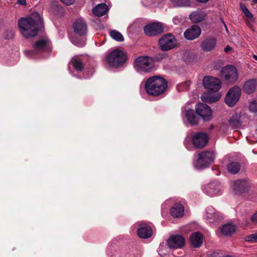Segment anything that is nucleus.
Listing matches in <instances>:
<instances>
[{"mask_svg":"<svg viewBox=\"0 0 257 257\" xmlns=\"http://www.w3.org/2000/svg\"><path fill=\"white\" fill-rule=\"evenodd\" d=\"M206 13L201 10L192 12L189 16L191 21L194 23H198L204 21L206 17Z\"/></svg>","mask_w":257,"mask_h":257,"instance_id":"nucleus-25","label":"nucleus"},{"mask_svg":"<svg viewBox=\"0 0 257 257\" xmlns=\"http://www.w3.org/2000/svg\"><path fill=\"white\" fill-rule=\"evenodd\" d=\"M217 255V253L213 252L209 255H208L207 257H216Z\"/></svg>","mask_w":257,"mask_h":257,"instance_id":"nucleus-46","label":"nucleus"},{"mask_svg":"<svg viewBox=\"0 0 257 257\" xmlns=\"http://www.w3.org/2000/svg\"><path fill=\"white\" fill-rule=\"evenodd\" d=\"M33 49L31 51H27L28 56L32 57L43 51H48L49 49V41L45 39H41L38 41L34 45Z\"/></svg>","mask_w":257,"mask_h":257,"instance_id":"nucleus-11","label":"nucleus"},{"mask_svg":"<svg viewBox=\"0 0 257 257\" xmlns=\"http://www.w3.org/2000/svg\"><path fill=\"white\" fill-rule=\"evenodd\" d=\"M236 227L232 223H226L223 225L220 228V232L222 234L225 236H229L234 233L236 231Z\"/></svg>","mask_w":257,"mask_h":257,"instance_id":"nucleus-26","label":"nucleus"},{"mask_svg":"<svg viewBox=\"0 0 257 257\" xmlns=\"http://www.w3.org/2000/svg\"><path fill=\"white\" fill-rule=\"evenodd\" d=\"M142 4L145 7H151L153 5V0H143Z\"/></svg>","mask_w":257,"mask_h":257,"instance_id":"nucleus-38","label":"nucleus"},{"mask_svg":"<svg viewBox=\"0 0 257 257\" xmlns=\"http://www.w3.org/2000/svg\"><path fill=\"white\" fill-rule=\"evenodd\" d=\"M215 155L212 151L202 152L198 155V159L194 161V166L197 169L207 168L214 162Z\"/></svg>","mask_w":257,"mask_h":257,"instance_id":"nucleus-4","label":"nucleus"},{"mask_svg":"<svg viewBox=\"0 0 257 257\" xmlns=\"http://www.w3.org/2000/svg\"><path fill=\"white\" fill-rule=\"evenodd\" d=\"M184 120H186L191 125H195L198 124L199 118L196 115L195 111L190 108H185L182 113Z\"/></svg>","mask_w":257,"mask_h":257,"instance_id":"nucleus-16","label":"nucleus"},{"mask_svg":"<svg viewBox=\"0 0 257 257\" xmlns=\"http://www.w3.org/2000/svg\"><path fill=\"white\" fill-rule=\"evenodd\" d=\"M159 253L162 256H164L165 255V253L163 252V248H161L159 250Z\"/></svg>","mask_w":257,"mask_h":257,"instance_id":"nucleus-45","label":"nucleus"},{"mask_svg":"<svg viewBox=\"0 0 257 257\" xmlns=\"http://www.w3.org/2000/svg\"><path fill=\"white\" fill-rule=\"evenodd\" d=\"M7 33H8V35L7 36V37L8 39L12 38L13 37V36L14 35L13 31H8Z\"/></svg>","mask_w":257,"mask_h":257,"instance_id":"nucleus-42","label":"nucleus"},{"mask_svg":"<svg viewBox=\"0 0 257 257\" xmlns=\"http://www.w3.org/2000/svg\"><path fill=\"white\" fill-rule=\"evenodd\" d=\"M248 108L250 111L257 114V101L254 100L250 101Z\"/></svg>","mask_w":257,"mask_h":257,"instance_id":"nucleus-36","label":"nucleus"},{"mask_svg":"<svg viewBox=\"0 0 257 257\" xmlns=\"http://www.w3.org/2000/svg\"><path fill=\"white\" fill-rule=\"evenodd\" d=\"M167 87V81L163 77L157 76L149 78L145 84V89L147 93L153 96H158L163 94Z\"/></svg>","mask_w":257,"mask_h":257,"instance_id":"nucleus-2","label":"nucleus"},{"mask_svg":"<svg viewBox=\"0 0 257 257\" xmlns=\"http://www.w3.org/2000/svg\"><path fill=\"white\" fill-rule=\"evenodd\" d=\"M225 27L226 29H227L226 25H225Z\"/></svg>","mask_w":257,"mask_h":257,"instance_id":"nucleus-53","label":"nucleus"},{"mask_svg":"<svg viewBox=\"0 0 257 257\" xmlns=\"http://www.w3.org/2000/svg\"><path fill=\"white\" fill-rule=\"evenodd\" d=\"M110 36L113 39L117 41L122 42L123 41V36L120 33L116 30L111 31L110 32Z\"/></svg>","mask_w":257,"mask_h":257,"instance_id":"nucleus-35","label":"nucleus"},{"mask_svg":"<svg viewBox=\"0 0 257 257\" xmlns=\"http://www.w3.org/2000/svg\"><path fill=\"white\" fill-rule=\"evenodd\" d=\"M240 169V165L236 162L231 163L227 166L228 171L233 174L238 173Z\"/></svg>","mask_w":257,"mask_h":257,"instance_id":"nucleus-34","label":"nucleus"},{"mask_svg":"<svg viewBox=\"0 0 257 257\" xmlns=\"http://www.w3.org/2000/svg\"><path fill=\"white\" fill-rule=\"evenodd\" d=\"M72 42L75 45H76V46H79V47H82L84 45V42H82V43H76L73 40H71Z\"/></svg>","mask_w":257,"mask_h":257,"instance_id":"nucleus-44","label":"nucleus"},{"mask_svg":"<svg viewBox=\"0 0 257 257\" xmlns=\"http://www.w3.org/2000/svg\"><path fill=\"white\" fill-rule=\"evenodd\" d=\"M108 7L105 4H100L94 7L92 12L93 14L98 17L104 15L108 11Z\"/></svg>","mask_w":257,"mask_h":257,"instance_id":"nucleus-28","label":"nucleus"},{"mask_svg":"<svg viewBox=\"0 0 257 257\" xmlns=\"http://www.w3.org/2000/svg\"><path fill=\"white\" fill-rule=\"evenodd\" d=\"M244 92L248 94L253 93L257 88V78H251L247 80L244 83L243 86Z\"/></svg>","mask_w":257,"mask_h":257,"instance_id":"nucleus-21","label":"nucleus"},{"mask_svg":"<svg viewBox=\"0 0 257 257\" xmlns=\"http://www.w3.org/2000/svg\"><path fill=\"white\" fill-rule=\"evenodd\" d=\"M170 2L173 7H186L190 5L189 0H170Z\"/></svg>","mask_w":257,"mask_h":257,"instance_id":"nucleus-30","label":"nucleus"},{"mask_svg":"<svg viewBox=\"0 0 257 257\" xmlns=\"http://www.w3.org/2000/svg\"><path fill=\"white\" fill-rule=\"evenodd\" d=\"M71 62L76 70L81 71L83 69V64L79 57H73L71 60Z\"/></svg>","mask_w":257,"mask_h":257,"instance_id":"nucleus-32","label":"nucleus"},{"mask_svg":"<svg viewBox=\"0 0 257 257\" xmlns=\"http://www.w3.org/2000/svg\"><path fill=\"white\" fill-rule=\"evenodd\" d=\"M247 140L250 143L257 142V130L248 136Z\"/></svg>","mask_w":257,"mask_h":257,"instance_id":"nucleus-37","label":"nucleus"},{"mask_svg":"<svg viewBox=\"0 0 257 257\" xmlns=\"http://www.w3.org/2000/svg\"><path fill=\"white\" fill-rule=\"evenodd\" d=\"M61 2L66 5L69 6L73 4L74 0H61Z\"/></svg>","mask_w":257,"mask_h":257,"instance_id":"nucleus-40","label":"nucleus"},{"mask_svg":"<svg viewBox=\"0 0 257 257\" xmlns=\"http://www.w3.org/2000/svg\"><path fill=\"white\" fill-rule=\"evenodd\" d=\"M201 32V29L198 26L193 25L185 31L184 36L186 39L193 40L200 36Z\"/></svg>","mask_w":257,"mask_h":257,"instance_id":"nucleus-19","label":"nucleus"},{"mask_svg":"<svg viewBox=\"0 0 257 257\" xmlns=\"http://www.w3.org/2000/svg\"><path fill=\"white\" fill-rule=\"evenodd\" d=\"M221 75L224 79L230 82H234L238 79L236 68L232 65H227L221 70Z\"/></svg>","mask_w":257,"mask_h":257,"instance_id":"nucleus-12","label":"nucleus"},{"mask_svg":"<svg viewBox=\"0 0 257 257\" xmlns=\"http://www.w3.org/2000/svg\"><path fill=\"white\" fill-rule=\"evenodd\" d=\"M173 22L175 24H177V22H179V19L177 17H175L173 19Z\"/></svg>","mask_w":257,"mask_h":257,"instance_id":"nucleus-48","label":"nucleus"},{"mask_svg":"<svg viewBox=\"0 0 257 257\" xmlns=\"http://www.w3.org/2000/svg\"><path fill=\"white\" fill-rule=\"evenodd\" d=\"M17 4L23 6H25L27 5L26 0H18Z\"/></svg>","mask_w":257,"mask_h":257,"instance_id":"nucleus-41","label":"nucleus"},{"mask_svg":"<svg viewBox=\"0 0 257 257\" xmlns=\"http://www.w3.org/2000/svg\"><path fill=\"white\" fill-rule=\"evenodd\" d=\"M144 30L147 36H154L163 32V26L160 23L154 22L147 25Z\"/></svg>","mask_w":257,"mask_h":257,"instance_id":"nucleus-14","label":"nucleus"},{"mask_svg":"<svg viewBox=\"0 0 257 257\" xmlns=\"http://www.w3.org/2000/svg\"><path fill=\"white\" fill-rule=\"evenodd\" d=\"M250 185L246 180H238L233 182L231 188L236 193H243L248 190Z\"/></svg>","mask_w":257,"mask_h":257,"instance_id":"nucleus-17","label":"nucleus"},{"mask_svg":"<svg viewBox=\"0 0 257 257\" xmlns=\"http://www.w3.org/2000/svg\"><path fill=\"white\" fill-rule=\"evenodd\" d=\"M229 126L232 128H239L241 125L239 117L237 115H233L228 120Z\"/></svg>","mask_w":257,"mask_h":257,"instance_id":"nucleus-31","label":"nucleus"},{"mask_svg":"<svg viewBox=\"0 0 257 257\" xmlns=\"http://www.w3.org/2000/svg\"><path fill=\"white\" fill-rule=\"evenodd\" d=\"M106 61L109 66L118 67L125 62V56L122 51L116 49L107 54Z\"/></svg>","mask_w":257,"mask_h":257,"instance_id":"nucleus-5","label":"nucleus"},{"mask_svg":"<svg viewBox=\"0 0 257 257\" xmlns=\"http://www.w3.org/2000/svg\"><path fill=\"white\" fill-rule=\"evenodd\" d=\"M216 41L214 38H207L202 42L201 48L204 51H210L215 47Z\"/></svg>","mask_w":257,"mask_h":257,"instance_id":"nucleus-27","label":"nucleus"},{"mask_svg":"<svg viewBox=\"0 0 257 257\" xmlns=\"http://www.w3.org/2000/svg\"><path fill=\"white\" fill-rule=\"evenodd\" d=\"M251 222L254 224H257V212L252 214L250 217Z\"/></svg>","mask_w":257,"mask_h":257,"instance_id":"nucleus-39","label":"nucleus"},{"mask_svg":"<svg viewBox=\"0 0 257 257\" xmlns=\"http://www.w3.org/2000/svg\"><path fill=\"white\" fill-rule=\"evenodd\" d=\"M198 2H201V3H206L209 0H196Z\"/></svg>","mask_w":257,"mask_h":257,"instance_id":"nucleus-49","label":"nucleus"},{"mask_svg":"<svg viewBox=\"0 0 257 257\" xmlns=\"http://www.w3.org/2000/svg\"><path fill=\"white\" fill-rule=\"evenodd\" d=\"M138 234L142 238H148L150 237L153 234V230L151 227L144 223L140 224V227L138 229Z\"/></svg>","mask_w":257,"mask_h":257,"instance_id":"nucleus-20","label":"nucleus"},{"mask_svg":"<svg viewBox=\"0 0 257 257\" xmlns=\"http://www.w3.org/2000/svg\"><path fill=\"white\" fill-rule=\"evenodd\" d=\"M208 137L204 133H198L194 134L192 137V142L194 146L198 149L204 147L208 142Z\"/></svg>","mask_w":257,"mask_h":257,"instance_id":"nucleus-15","label":"nucleus"},{"mask_svg":"<svg viewBox=\"0 0 257 257\" xmlns=\"http://www.w3.org/2000/svg\"><path fill=\"white\" fill-rule=\"evenodd\" d=\"M241 95V89L234 86L227 92L225 99V103L230 107L233 106L238 101Z\"/></svg>","mask_w":257,"mask_h":257,"instance_id":"nucleus-6","label":"nucleus"},{"mask_svg":"<svg viewBox=\"0 0 257 257\" xmlns=\"http://www.w3.org/2000/svg\"><path fill=\"white\" fill-rule=\"evenodd\" d=\"M196 112L205 121H208L212 117V112L211 108L206 104L200 103L196 105Z\"/></svg>","mask_w":257,"mask_h":257,"instance_id":"nucleus-10","label":"nucleus"},{"mask_svg":"<svg viewBox=\"0 0 257 257\" xmlns=\"http://www.w3.org/2000/svg\"><path fill=\"white\" fill-rule=\"evenodd\" d=\"M205 218L209 223L213 225L222 220V217L213 207L209 206L206 210Z\"/></svg>","mask_w":257,"mask_h":257,"instance_id":"nucleus-13","label":"nucleus"},{"mask_svg":"<svg viewBox=\"0 0 257 257\" xmlns=\"http://www.w3.org/2000/svg\"><path fill=\"white\" fill-rule=\"evenodd\" d=\"M190 240L191 245L195 248L199 247L203 243V236L199 232H195L191 234Z\"/></svg>","mask_w":257,"mask_h":257,"instance_id":"nucleus-23","label":"nucleus"},{"mask_svg":"<svg viewBox=\"0 0 257 257\" xmlns=\"http://www.w3.org/2000/svg\"><path fill=\"white\" fill-rule=\"evenodd\" d=\"M203 85L208 91H218L221 87L220 80L215 77L206 76L203 78Z\"/></svg>","mask_w":257,"mask_h":257,"instance_id":"nucleus-7","label":"nucleus"},{"mask_svg":"<svg viewBox=\"0 0 257 257\" xmlns=\"http://www.w3.org/2000/svg\"><path fill=\"white\" fill-rule=\"evenodd\" d=\"M222 257H232V256L231 255H227L223 256Z\"/></svg>","mask_w":257,"mask_h":257,"instance_id":"nucleus-51","label":"nucleus"},{"mask_svg":"<svg viewBox=\"0 0 257 257\" xmlns=\"http://www.w3.org/2000/svg\"><path fill=\"white\" fill-rule=\"evenodd\" d=\"M240 9L244 15L249 19V24H252L254 22V19L253 17V15L249 11L248 9L246 7V6L243 4H240Z\"/></svg>","mask_w":257,"mask_h":257,"instance_id":"nucleus-33","label":"nucleus"},{"mask_svg":"<svg viewBox=\"0 0 257 257\" xmlns=\"http://www.w3.org/2000/svg\"><path fill=\"white\" fill-rule=\"evenodd\" d=\"M160 49L163 51H168L174 48L176 45L175 37L171 34L164 35L159 41Z\"/></svg>","mask_w":257,"mask_h":257,"instance_id":"nucleus-9","label":"nucleus"},{"mask_svg":"<svg viewBox=\"0 0 257 257\" xmlns=\"http://www.w3.org/2000/svg\"><path fill=\"white\" fill-rule=\"evenodd\" d=\"M221 94L219 93L212 94L208 93H205L202 95L201 98L204 102L213 103L219 100Z\"/></svg>","mask_w":257,"mask_h":257,"instance_id":"nucleus-29","label":"nucleus"},{"mask_svg":"<svg viewBox=\"0 0 257 257\" xmlns=\"http://www.w3.org/2000/svg\"><path fill=\"white\" fill-rule=\"evenodd\" d=\"M202 190L205 194L211 197L220 195L222 193L221 186L217 181L210 182L204 185Z\"/></svg>","mask_w":257,"mask_h":257,"instance_id":"nucleus-8","label":"nucleus"},{"mask_svg":"<svg viewBox=\"0 0 257 257\" xmlns=\"http://www.w3.org/2000/svg\"><path fill=\"white\" fill-rule=\"evenodd\" d=\"M252 57H253V58L255 60H256V61H257V55H253L252 56Z\"/></svg>","mask_w":257,"mask_h":257,"instance_id":"nucleus-50","label":"nucleus"},{"mask_svg":"<svg viewBox=\"0 0 257 257\" xmlns=\"http://www.w3.org/2000/svg\"><path fill=\"white\" fill-rule=\"evenodd\" d=\"M184 213V206L179 203L174 204L170 209V214L174 218L182 217Z\"/></svg>","mask_w":257,"mask_h":257,"instance_id":"nucleus-24","label":"nucleus"},{"mask_svg":"<svg viewBox=\"0 0 257 257\" xmlns=\"http://www.w3.org/2000/svg\"><path fill=\"white\" fill-rule=\"evenodd\" d=\"M251 239H253L255 241H257V232L250 235Z\"/></svg>","mask_w":257,"mask_h":257,"instance_id":"nucleus-43","label":"nucleus"},{"mask_svg":"<svg viewBox=\"0 0 257 257\" xmlns=\"http://www.w3.org/2000/svg\"><path fill=\"white\" fill-rule=\"evenodd\" d=\"M254 1V2L255 3H257V0H253Z\"/></svg>","mask_w":257,"mask_h":257,"instance_id":"nucleus-52","label":"nucleus"},{"mask_svg":"<svg viewBox=\"0 0 257 257\" xmlns=\"http://www.w3.org/2000/svg\"><path fill=\"white\" fill-rule=\"evenodd\" d=\"M42 19L37 12L28 17L21 18L18 21V27L22 35L29 38L35 37L42 27Z\"/></svg>","mask_w":257,"mask_h":257,"instance_id":"nucleus-1","label":"nucleus"},{"mask_svg":"<svg viewBox=\"0 0 257 257\" xmlns=\"http://www.w3.org/2000/svg\"><path fill=\"white\" fill-rule=\"evenodd\" d=\"M231 49V48L229 46H227L224 49V51L225 52H228V51L230 50Z\"/></svg>","mask_w":257,"mask_h":257,"instance_id":"nucleus-47","label":"nucleus"},{"mask_svg":"<svg viewBox=\"0 0 257 257\" xmlns=\"http://www.w3.org/2000/svg\"><path fill=\"white\" fill-rule=\"evenodd\" d=\"M73 27L74 32L79 35H84L87 32V25L83 20L76 21L73 25Z\"/></svg>","mask_w":257,"mask_h":257,"instance_id":"nucleus-22","label":"nucleus"},{"mask_svg":"<svg viewBox=\"0 0 257 257\" xmlns=\"http://www.w3.org/2000/svg\"><path fill=\"white\" fill-rule=\"evenodd\" d=\"M134 67L138 72L148 73L155 70V62L151 57L140 56L135 59Z\"/></svg>","mask_w":257,"mask_h":257,"instance_id":"nucleus-3","label":"nucleus"},{"mask_svg":"<svg viewBox=\"0 0 257 257\" xmlns=\"http://www.w3.org/2000/svg\"><path fill=\"white\" fill-rule=\"evenodd\" d=\"M185 239L181 235L171 236L167 240V243L170 248H178L182 247L185 244Z\"/></svg>","mask_w":257,"mask_h":257,"instance_id":"nucleus-18","label":"nucleus"}]
</instances>
